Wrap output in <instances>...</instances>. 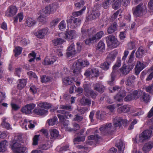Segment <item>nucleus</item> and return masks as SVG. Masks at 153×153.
<instances>
[{
	"label": "nucleus",
	"instance_id": "55",
	"mask_svg": "<svg viewBox=\"0 0 153 153\" xmlns=\"http://www.w3.org/2000/svg\"><path fill=\"white\" fill-rule=\"evenodd\" d=\"M105 48V44L102 41H100L98 43L97 49L99 50H102Z\"/></svg>",
	"mask_w": 153,
	"mask_h": 153
},
{
	"label": "nucleus",
	"instance_id": "12",
	"mask_svg": "<svg viewBox=\"0 0 153 153\" xmlns=\"http://www.w3.org/2000/svg\"><path fill=\"white\" fill-rule=\"evenodd\" d=\"M140 97V100L141 101H143L146 102H149L150 100V97L149 95L141 91H137V99Z\"/></svg>",
	"mask_w": 153,
	"mask_h": 153
},
{
	"label": "nucleus",
	"instance_id": "52",
	"mask_svg": "<svg viewBox=\"0 0 153 153\" xmlns=\"http://www.w3.org/2000/svg\"><path fill=\"white\" fill-rule=\"evenodd\" d=\"M121 1L122 0H117L113 4V8L115 10L118 9L121 5Z\"/></svg>",
	"mask_w": 153,
	"mask_h": 153
},
{
	"label": "nucleus",
	"instance_id": "56",
	"mask_svg": "<svg viewBox=\"0 0 153 153\" xmlns=\"http://www.w3.org/2000/svg\"><path fill=\"white\" fill-rule=\"evenodd\" d=\"M128 49L129 50H132L135 47L134 42H130L128 43Z\"/></svg>",
	"mask_w": 153,
	"mask_h": 153
},
{
	"label": "nucleus",
	"instance_id": "17",
	"mask_svg": "<svg viewBox=\"0 0 153 153\" xmlns=\"http://www.w3.org/2000/svg\"><path fill=\"white\" fill-rule=\"evenodd\" d=\"M64 38L70 41L75 38L76 36V33L75 30H71L69 31H66L65 33L64 34Z\"/></svg>",
	"mask_w": 153,
	"mask_h": 153
},
{
	"label": "nucleus",
	"instance_id": "5",
	"mask_svg": "<svg viewBox=\"0 0 153 153\" xmlns=\"http://www.w3.org/2000/svg\"><path fill=\"white\" fill-rule=\"evenodd\" d=\"M85 92V95L87 97L90 96L93 99H95L98 95V93L92 90L91 88V85L85 84L83 85Z\"/></svg>",
	"mask_w": 153,
	"mask_h": 153
},
{
	"label": "nucleus",
	"instance_id": "25",
	"mask_svg": "<svg viewBox=\"0 0 153 153\" xmlns=\"http://www.w3.org/2000/svg\"><path fill=\"white\" fill-rule=\"evenodd\" d=\"M145 53V51L143 48L141 47H140L136 53V57L138 58H142Z\"/></svg>",
	"mask_w": 153,
	"mask_h": 153
},
{
	"label": "nucleus",
	"instance_id": "37",
	"mask_svg": "<svg viewBox=\"0 0 153 153\" xmlns=\"http://www.w3.org/2000/svg\"><path fill=\"white\" fill-rule=\"evenodd\" d=\"M19 81V83L18 84L17 87L19 89H21L25 86L27 80L26 79H20Z\"/></svg>",
	"mask_w": 153,
	"mask_h": 153
},
{
	"label": "nucleus",
	"instance_id": "15",
	"mask_svg": "<svg viewBox=\"0 0 153 153\" xmlns=\"http://www.w3.org/2000/svg\"><path fill=\"white\" fill-rule=\"evenodd\" d=\"M17 9L14 6H11L8 8L6 13V15L8 17H12L16 13Z\"/></svg>",
	"mask_w": 153,
	"mask_h": 153
},
{
	"label": "nucleus",
	"instance_id": "9",
	"mask_svg": "<svg viewBox=\"0 0 153 153\" xmlns=\"http://www.w3.org/2000/svg\"><path fill=\"white\" fill-rule=\"evenodd\" d=\"M57 6L54 4H50L42 10V12L45 14H50L53 13L56 9Z\"/></svg>",
	"mask_w": 153,
	"mask_h": 153
},
{
	"label": "nucleus",
	"instance_id": "62",
	"mask_svg": "<svg viewBox=\"0 0 153 153\" xmlns=\"http://www.w3.org/2000/svg\"><path fill=\"white\" fill-rule=\"evenodd\" d=\"M111 3V2L110 0H106L103 3L102 6L105 9H107Z\"/></svg>",
	"mask_w": 153,
	"mask_h": 153
},
{
	"label": "nucleus",
	"instance_id": "63",
	"mask_svg": "<svg viewBox=\"0 0 153 153\" xmlns=\"http://www.w3.org/2000/svg\"><path fill=\"white\" fill-rule=\"evenodd\" d=\"M88 36H91L96 32V30L94 27H92L91 28L88 29Z\"/></svg>",
	"mask_w": 153,
	"mask_h": 153
},
{
	"label": "nucleus",
	"instance_id": "23",
	"mask_svg": "<svg viewBox=\"0 0 153 153\" xmlns=\"http://www.w3.org/2000/svg\"><path fill=\"white\" fill-rule=\"evenodd\" d=\"M51 139H55L58 137L59 134L58 130L55 129H52L50 130Z\"/></svg>",
	"mask_w": 153,
	"mask_h": 153
},
{
	"label": "nucleus",
	"instance_id": "14",
	"mask_svg": "<svg viewBox=\"0 0 153 153\" xmlns=\"http://www.w3.org/2000/svg\"><path fill=\"white\" fill-rule=\"evenodd\" d=\"M49 33V29L48 28L46 27L38 30L35 33V35L39 38L43 39Z\"/></svg>",
	"mask_w": 153,
	"mask_h": 153
},
{
	"label": "nucleus",
	"instance_id": "11",
	"mask_svg": "<svg viewBox=\"0 0 153 153\" xmlns=\"http://www.w3.org/2000/svg\"><path fill=\"white\" fill-rule=\"evenodd\" d=\"M35 106L36 105L33 103L27 104L22 108L21 111L25 114H30L32 113V110Z\"/></svg>",
	"mask_w": 153,
	"mask_h": 153
},
{
	"label": "nucleus",
	"instance_id": "49",
	"mask_svg": "<svg viewBox=\"0 0 153 153\" xmlns=\"http://www.w3.org/2000/svg\"><path fill=\"white\" fill-rule=\"evenodd\" d=\"M74 128H67L66 129V130L68 131H76L79 130L80 128L79 126L77 124L75 123L73 125Z\"/></svg>",
	"mask_w": 153,
	"mask_h": 153
},
{
	"label": "nucleus",
	"instance_id": "46",
	"mask_svg": "<svg viewBox=\"0 0 153 153\" xmlns=\"http://www.w3.org/2000/svg\"><path fill=\"white\" fill-rule=\"evenodd\" d=\"M104 35V32L103 31H101L98 32L95 36H93V39L95 40L100 39Z\"/></svg>",
	"mask_w": 153,
	"mask_h": 153
},
{
	"label": "nucleus",
	"instance_id": "64",
	"mask_svg": "<svg viewBox=\"0 0 153 153\" xmlns=\"http://www.w3.org/2000/svg\"><path fill=\"white\" fill-rule=\"evenodd\" d=\"M76 51L75 50H73L72 51H68V52L66 53V55L68 57H69L76 54Z\"/></svg>",
	"mask_w": 153,
	"mask_h": 153
},
{
	"label": "nucleus",
	"instance_id": "22",
	"mask_svg": "<svg viewBox=\"0 0 153 153\" xmlns=\"http://www.w3.org/2000/svg\"><path fill=\"white\" fill-rule=\"evenodd\" d=\"M153 147V141H150L146 143L143 148L144 152L146 153Z\"/></svg>",
	"mask_w": 153,
	"mask_h": 153
},
{
	"label": "nucleus",
	"instance_id": "43",
	"mask_svg": "<svg viewBox=\"0 0 153 153\" xmlns=\"http://www.w3.org/2000/svg\"><path fill=\"white\" fill-rule=\"evenodd\" d=\"M110 63L111 62H110L107 61L103 63L100 66V67L104 70H107L109 68V66Z\"/></svg>",
	"mask_w": 153,
	"mask_h": 153
},
{
	"label": "nucleus",
	"instance_id": "1",
	"mask_svg": "<svg viewBox=\"0 0 153 153\" xmlns=\"http://www.w3.org/2000/svg\"><path fill=\"white\" fill-rule=\"evenodd\" d=\"M89 65V62L87 61L82 59H78L74 62L73 65L74 70L73 71L74 75L76 76L80 74L82 68L88 66Z\"/></svg>",
	"mask_w": 153,
	"mask_h": 153
},
{
	"label": "nucleus",
	"instance_id": "47",
	"mask_svg": "<svg viewBox=\"0 0 153 153\" xmlns=\"http://www.w3.org/2000/svg\"><path fill=\"white\" fill-rule=\"evenodd\" d=\"M28 58L30 59L28 61L30 62H31L34 61L36 56V54L34 51H33L32 53H29L28 55Z\"/></svg>",
	"mask_w": 153,
	"mask_h": 153
},
{
	"label": "nucleus",
	"instance_id": "58",
	"mask_svg": "<svg viewBox=\"0 0 153 153\" xmlns=\"http://www.w3.org/2000/svg\"><path fill=\"white\" fill-rule=\"evenodd\" d=\"M39 135H36L33 138V145L36 146L38 143V140L39 138Z\"/></svg>",
	"mask_w": 153,
	"mask_h": 153
},
{
	"label": "nucleus",
	"instance_id": "18",
	"mask_svg": "<svg viewBox=\"0 0 153 153\" xmlns=\"http://www.w3.org/2000/svg\"><path fill=\"white\" fill-rule=\"evenodd\" d=\"M145 67L144 64L140 61L137 62V64L135 68V72L136 75H138L140 72Z\"/></svg>",
	"mask_w": 153,
	"mask_h": 153
},
{
	"label": "nucleus",
	"instance_id": "24",
	"mask_svg": "<svg viewBox=\"0 0 153 153\" xmlns=\"http://www.w3.org/2000/svg\"><path fill=\"white\" fill-rule=\"evenodd\" d=\"M146 140H147L146 138L142 133H141L139 135L138 137L137 136H136L135 139L133 141L134 143H143Z\"/></svg>",
	"mask_w": 153,
	"mask_h": 153
},
{
	"label": "nucleus",
	"instance_id": "53",
	"mask_svg": "<svg viewBox=\"0 0 153 153\" xmlns=\"http://www.w3.org/2000/svg\"><path fill=\"white\" fill-rule=\"evenodd\" d=\"M22 48L19 47H17L15 48L14 51L15 53V56H17L21 53Z\"/></svg>",
	"mask_w": 153,
	"mask_h": 153
},
{
	"label": "nucleus",
	"instance_id": "59",
	"mask_svg": "<svg viewBox=\"0 0 153 153\" xmlns=\"http://www.w3.org/2000/svg\"><path fill=\"white\" fill-rule=\"evenodd\" d=\"M66 27V24L65 21H61L59 25V29L62 30L63 29H65Z\"/></svg>",
	"mask_w": 153,
	"mask_h": 153
},
{
	"label": "nucleus",
	"instance_id": "19",
	"mask_svg": "<svg viewBox=\"0 0 153 153\" xmlns=\"http://www.w3.org/2000/svg\"><path fill=\"white\" fill-rule=\"evenodd\" d=\"M94 89L99 93H102L105 89V87L102 84L97 83L93 85Z\"/></svg>",
	"mask_w": 153,
	"mask_h": 153
},
{
	"label": "nucleus",
	"instance_id": "21",
	"mask_svg": "<svg viewBox=\"0 0 153 153\" xmlns=\"http://www.w3.org/2000/svg\"><path fill=\"white\" fill-rule=\"evenodd\" d=\"M118 25L117 23L115 22H114L108 27L107 29V33L109 34H111L117 30Z\"/></svg>",
	"mask_w": 153,
	"mask_h": 153
},
{
	"label": "nucleus",
	"instance_id": "33",
	"mask_svg": "<svg viewBox=\"0 0 153 153\" xmlns=\"http://www.w3.org/2000/svg\"><path fill=\"white\" fill-rule=\"evenodd\" d=\"M75 136V137L74 139V144L76 142H83L85 140V137L84 136H80L76 134Z\"/></svg>",
	"mask_w": 153,
	"mask_h": 153
},
{
	"label": "nucleus",
	"instance_id": "48",
	"mask_svg": "<svg viewBox=\"0 0 153 153\" xmlns=\"http://www.w3.org/2000/svg\"><path fill=\"white\" fill-rule=\"evenodd\" d=\"M23 13H19L17 16L14 18V22L16 23L17 22L18 19H19V21L21 22L23 19Z\"/></svg>",
	"mask_w": 153,
	"mask_h": 153
},
{
	"label": "nucleus",
	"instance_id": "34",
	"mask_svg": "<svg viewBox=\"0 0 153 153\" xmlns=\"http://www.w3.org/2000/svg\"><path fill=\"white\" fill-rule=\"evenodd\" d=\"M26 22L28 26L31 27L36 24V22L33 19L28 18L27 19Z\"/></svg>",
	"mask_w": 153,
	"mask_h": 153
},
{
	"label": "nucleus",
	"instance_id": "44",
	"mask_svg": "<svg viewBox=\"0 0 153 153\" xmlns=\"http://www.w3.org/2000/svg\"><path fill=\"white\" fill-rule=\"evenodd\" d=\"M88 138L89 140H94L97 142L99 139L100 138V137L99 136L98 134H96L89 136Z\"/></svg>",
	"mask_w": 153,
	"mask_h": 153
},
{
	"label": "nucleus",
	"instance_id": "6",
	"mask_svg": "<svg viewBox=\"0 0 153 153\" xmlns=\"http://www.w3.org/2000/svg\"><path fill=\"white\" fill-rule=\"evenodd\" d=\"M68 27H71L72 28H74L81 24L80 20L78 18L71 17L69 19L67 20Z\"/></svg>",
	"mask_w": 153,
	"mask_h": 153
},
{
	"label": "nucleus",
	"instance_id": "42",
	"mask_svg": "<svg viewBox=\"0 0 153 153\" xmlns=\"http://www.w3.org/2000/svg\"><path fill=\"white\" fill-rule=\"evenodd\" d=\"M116 54L114 52H111L110 53L106 61L108 62H112L115 59Z\"/></svg>",
	"mask_w": 153,
	"mask_h": 153
},
{
	"label": "nucleus",
	"instance_id": "51",
	"mask_svg": "<svg viewBox=\"0 0 153 153\" xmlns=\"http://www.w3.org/2000/svg\"><path fill=\"white\" fill-rule=\"evenodd\" d=\"M57 118L54 117L52 119H49L48 121V123L50 126H53L57 122Z\"/></svg>",
	"mask_w": 153,
	"mask_h": 153
},
{
	"label": "nucleus",
	"instance_id": "27",
	"mask_svg": "<svg viewBox=\"0 0 153 153\" xmlns=\"http://www.w3.org/2000/svg\"><path fill=\"white\" fill-rule=\"evenodd\" d=\"M34 112L36 114L42 115L45 114L48 112V111L42 109L40 108H37L33 110Z\"/></svg>",
	"mask_w": 153,
	"mask_h": 153
},
{
	"label": "nucleus",
	"instance_id": "38",
	"mask_svg": "<svg viewBox=\"0 0 153 153\" xmlns=\"http://www.w3.org/2000/svg\"><path fill=\"white\" fill-rule=\"evenodd\" d=\"M152 131L151 130H146L142 133L144 135L146 139L150 137L152 134Z\"/></svg>",
	"mask_w": 153,
	"mask_h": 153
},
{
	"label": "nucleus",
	"instance_id": "61",
	"mask_svg": "<svg viewBox=\"0 0 153 153\" xmlns=\"http://www.w3.org/2000/svg\"><path fill=\"white\" fill-rule=\"evenodd\" d=\"M92 75H94L95 77L98 76L99 74V71L96 68L91 69Z\"/></svg>",
	"mask_w": 153,
	"mask_h": 153
},
{
	"label": "nucleus",
	"instance_id": "41",
	"mask_svg": "<svg viewBox=\"0 0 153 153\" xmlns=\"http://www.w3.org/2000/svg\"><path fill=\"white\" fill-rule=\"evenodd\" d=\"M100 16V13L97 12H93L89 16V19L92 20L98 18Z\"/></svg>",
	"mask_w": 153,
	"mask_h": 153
},
{
	"label": "nucleus",
	"instance_id": "31",
	"mask_svg": "<svg viewBox=\"0 0 153 153\" xmlns=\"http://www.w3.org/2000/svg\"><path fill=\"white\" fill-rule=\"evenodd\" d=\"M81 103L83 105L89 106L91 104V100L84 97L81 100Z\"/></svg>",
	"mask_w": 153,
	"mask_h": 153
},
{
	"label": "nucleus",
	"instance_id": "36",
	"mask_svg": "<svg viewBox=\"0 0 153 153\" xmlns=\"http://www.w3.org/2000/svg\"><path fill=\"white\" fill-rule=\"evenodd\" d=\"M65 42L64 39L60 38L55 39L52 41L53 43L55 46L61 44Z\"/></svg>",
	"mask_w": 153,
	"mask_h": 153
},
{
	"label": "nucleus",
	"instance_id": "10",
	"mask_svg": "<svg viewBox=\"0 0 153 153\" xmlns=\"http://www.w3.org/2000/svg\"><path fill=\"white\" fill-rule=\"evenodd\" d=\"M121 65V60L120 59H117V62L115 64L113 67V71L112 73L111 74V81H108V84L111 85H113V82L114 80V73L115 71L117 70L119 67Z\"/></svg>",
	"mask_w": 153,
	"mask_h": 153
},
{
	"label": "nucleus",
	"instance_id": "3",
	"mask_svg": "<svg viewBox=\"0 0 153 153\" xmlns=\"http://www.w3.org/2000/svg\"><path fill=\"white\" fill-rule=\"evenodd\" d=\"M18 138V137H16L12 141L13 144L12 146V149L16 153H24L26 150V147L21 144L22 141L17 140Z\"/></svg>",
	"mask_w": 153,
	"mask_h": 153
},
{
	"label": "nucleus",
	"instance_id": "28",
	"mask_svg": "<svg viewBox=\"0 0 153 153\" xmlns=\"http://www.w3.org/2000/svg\"><path fill=\"white\" fill-rule=\"evenodd\" d=\"M130 109V108L129 106L125 105L117 109V111L119 113H126L129 111Z\"/></svg>",
	"mask_w": 153,
	"mask_h": 153
},
{
	"label": "nucleus",
	"instance_id": "35",
	"mask_svg": "<svg viewBox=\"0 0 153 153\" xmlns=\"http://www.w3.org/2000/svg\"><path fill=\"white\" fill-rule=\"evenodd\" d=\"M41 79L42 82L47 83L51 82L52 78L48 76L43 75L41 77Z\"/></svg>",
	"mask_w": 153,
	"mask_h": 153
},
{
	"label": "nucleus",
	"instance_id": "26",
	"mask_svg": "<svg viewBox=\"0 0 153 153\" xmlns=\"http://www.w3.org/2000/svg\"><path fill=\"white\" fill-rule=\"evenodd\" d=\"M57 59L56 57L55 56H53L51 59L46 57L44 60V63L45 65H49L53 64Z\"/></svg>",
	"mask_w": 153,
	"mask_h": 153
},
{
	"label": "nucleus",
	"instance_id": "7",
	"mask_svg": "<svg viewBox=\"0 0 153 153\" xmlns=\"http://www.w3.org/2000/svg\"><path fill=\"white\" fill-rule=\"evenodd\" d=\"M115 129L113 128L112 124L111 123L103 125L100 128L101 133L104 135L107 134H111Z\"/></svg>",
	"mask_w": 153,
	"mask_h": 153
},
{
	"label": "nucleus",
	"instance_id": "40",
	"mask_svg": "<svg viewBox=\"0 0 153 153\" xmlns=\"http://www.w3.org/2000/svg\"><path fill=\"white\" fill-rule=\"evenodd\" d=\"M38 106L41 108L48 109L51 107V105L47 102H40L38 104Z\"/></svg>",
	"mask_w": 153,
	"mask_h": 153
},
{
	"label": "nucleus",
	"instance_id": "4",
	"mask_svg": "<svg viewBox=\"0 0 153 153\" xmlns=\"http://www.w3.org/2000/svg\"><path fill=\"white\" fill-rule=\"evenodd\" d=\"M106 41L108 46L115 48L119 45V43L114 36L110 35L106 37Z\"/></svg>",
	"mask_w": 153,
	"mask_h": 153
},
{
	"label": "nucleus",
	"instance_id": "60",
	"mask_svg": "<svg viewBox=\"0 0 153 153\" xmlns=\"http://www.w3.org/2000/svg\"><path fill=\"white\" fill-rule=\"evenodd\" d=\"M10 105L12 109L15 111H17L20 108V106L19 105L14 103H11Z\"/></svg>",
	"mask_w": 153,
	"mask_h": 153
},
{
	"label": "nucleus",
	"instance_id": "50",
	"mask_svg": "<svg viewBox=\"0 0 153 153\" xmlns=\"http://www.w3.org/2000/svg\"><path fill=\"white\" fill-rule=\"evenodd\" d=\"M59 108L61 109H64L68 111H71L73 109V107L71 105H61Z\"/></svg>",
	"mask_w": 153,
	"mask_h": 153
},
{
	"label": "nucleus",
	"instance_id": "13",
	"mask_svg": "<svg viewBox=\"0 0 153 153\" xmlns=\"http://www.w3.org/2000/svg\"><path fill=\"white\" fill-rule=\"evenodd\" d=\"M126 95V91L123 89H120L119 92L114 97V99L115 101L121 102Z\"/></svg>",
	"mask_w": 153,
	"mask_h": 153
},
{
	"label": "nucleus",
	"instance_id": "16",
	"mask_svg": "<svg viewBox=\"0 0 153 153\" xmlns=\"http://www.w3.org/2000/svg\"><path fill=\"white\" fill-rule=\"evenodd\" d=\"M134 66L133 65H129L127 66L124 65L120 69V72L123 74L126 75L132 70Z\"/></svg>",
	"mask_w": 153,
	"mask_h": 153
},
{
	"label": "nucleus",
	"instance_id": "20",
	"mask_svg": "<svg viewBox=\"0 0 153 153\" xmlns=\"http://www.w3.org/2000/svg\"><path fill=\"white\" fill-rule=\"evenodd\" d=\"M137 91H134L132 93L127 95V96L124 99V101H128L132 100L137 99Z\"/></svg>",
	"mask_w": 153,
	"mask_h": 153
},
{
	"label": "nucleus",
	"instance_id": "57",
	"mask_svg": "<svg viewBox=\"0 0 153 153\" xmlns=\"http://www.w3.org/2000/svg\"><path fill=\"white\" fill-rule=\"evenodd\" d=\"M50 148L48 144H42L39 146L38 148L42 150H47Z\"/></svg>",
	"mask_w": 153,
	"mask_h": 153
},
{
	"label": "nucleus",
	"instance_id": "54",
	"mask_svg": "<svg viewBox=\"0 0 153 153\" xmlns=\"http://www.w3.org/2000/svg\"><path fill=\"white\" fill-rule=\"evenodd\" d=\"M60 20V19L58 18H56L54 19L51 22V26H55L58 24Z\"/></svg>",
	"mask_w": 153,
	"mask_h": 153
},
{
	"label": "nucleus",
	"instance_id": "39",
	"mask_svg": "<svg viewBox=\"0 0 153 153\" xmlns=\"http://www.w3.org/2000/svg\"><path fill=\"white\" fill-rule=\"evenodd\" d=\"M135 52V50L133 51L130 55L129 56L128 59V61L127 63L129 65H134L132 63L134 59V55Z\"/></svg>",
	"mask_w": 153,
	"mask_h": 153
},
{
	"label": "nucleus",
	"instance_id": "8",
	"mask_svg": "<svg viewBox=\"0 0 153 153\" xmlns=\"http://www.w3.org/2000/svg\"><path fill=\"white\" fill-rule=\"evenodd\" d=\"M113 123L114 127L120 128L122 125L126 126L127 123V120L126 119L123 120L121 117H117L114 118Z\"/></svg>",
	"mask_w": 153,
	"mask_h": 153
},
{
	"label": "nucleus",
	"instance_id": "30",
	"mask_svg": "<svg viewBox=\"0 0 153 153\" xmlns=\"http://www.w3.org/2000/svg\"><path fill=\"white\" fill-rule=\"evenodd\" d=\"M135 79V77L134 75H131L128 76L127 78L126 85H131L134 83Z\"/></svg>",
	"mask_w": 153,
	"mask_h": 153
},
{
	"label": "nucleus",
	"instance_id": "45",
	"mask_svg": "<svg viewBox=\"0 0 153 153\" xmlns=\"http://www.w3.org/2000/svg\"><path fill=\"white\" fill-rule=\"evenodd\" d=\"M63 82L65 85H70L72 82V80L69 77H66L63 79Z\"/></svg>",
	"mask_w": 153,
	"mask_h": 153
},
{
	"label": "nucleus",
	"instance_id": "32",
	"mask_svg": "<svg viewBox=\"0 0 153 153\" xmlns=\"http://www.w3.org/2000/svg\"><path fill=\"white\" fill-rule=\"evenodd\" d=\"M8 143L6 141H4L0 143V152H4L6 149Z\"/></svg>",
	"mask_w": 153,
	"mask_h": 153
},
{
	"label": "nucleus",
	"instance_id": "2",
	"mask_svg": "<svg viewBox=\"0 0 153 153\" xmlns=\"http://www.w3.org/2000/svg\"><path fill=\"white\" fill-rule=\"evenodd\" d=\"M146 5L141 3L132 9V13L134 16L140 17L147 11Z\"/></svg>",
	"mask_w": 153,
	"mask_h": 153
},
{
	"label": "nucleus",
	"instance_id": "29",
	"mask_svg": "<svg viewBox=\"0 0 153 153\" xmlns=\"http://www.w3.org/2000/svg\"><path fill=\"white\" fill-rule=\"evenodd\" d=\"M116 145L119 149L118 153H123L125 146L122 141L120 140L119 142L116 144Z\"/></svg>",
	"mask_w": 153,
	"mask_h": 153
}]
</instances>
